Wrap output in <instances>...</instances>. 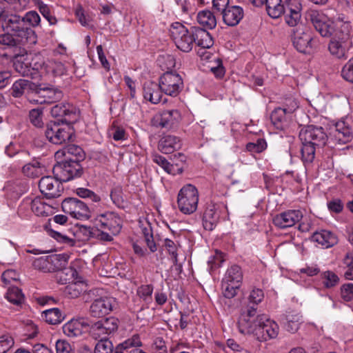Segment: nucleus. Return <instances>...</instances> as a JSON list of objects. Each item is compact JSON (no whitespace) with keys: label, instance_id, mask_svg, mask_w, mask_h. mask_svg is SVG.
I'll list each match as a JSON object with an SVG mask.
<instances>
[{"label":"nucleus","instance_id":"nucleus-1","mask_svg":"<svg viewBox=\"0 0 353 353\" xmlns=\"http://www.w3.org/2000/svg\"><path fill=\"white\" fill-rule=\"evenodd\" d=\"M336 26L339 28L330 39L328 50L330 54L337 59H346L349 50L352 47L350 37L351 26L349 22L337 21Z\"/></svg>","mask_w":353,"mask_h":353},{"label":"nucleus","instance_id":"nucleus-2","mask_svg":"<svg viewBox=\"0 0 353 353\" xmlns=\"http://www.w3.org/2000/svg\"><path fill=\"white\" fill-rule=\"evenodd\" d=\"M43 63V60L40 55L26 53L14 57L13 67L22 76L36 79L40 77L39 69L42 68Z\"/></svg>","mask_w":353,"mask_h":353},{"label":"nucleus","instance_id":"nucleus-3","mask_svg":"<svg viewBox=\"0 0 353 353\" xmlns=\"http://www.w3.org/2000/svg\"><path fill=\"white\" fill-rule=\"evenodd\" d=\"M196 27H191L188 30L184 25L179 22L172 23L170 28V34L176 48L184 52L192 50L194 43H196Z\"/></svg>","mask_w":353,"mask_h":353},{"label":"nucleus","instance_id":"nucleus-4","mask_svg":"<svg viewBox=\"0 0 353 353\" xmlns=\"http://www.w3.org/2000/svg\"><path fill=\"white\" fill-rule=\"evenodd\" d=\"M2 28L4 32H10L17 37L27 41L29 44H34L37 42V35L31 28L23 26V19L17 14L7 15L3 22Z\"/></svg>","mask_w":353,"mask_h":353},{"label":"nucleus","instance_id":"nucleus-5","mask_svg":"<svg viewBox=\"0 0 353 353\" xmlns=\"http://www.w3.org/2000/svg\"><path fill=\"white\" fill-rule=\"evenodd\" d=\"M199 197V192L195 186L191 184L184 185L177 196V205L180 212L184 214H193L197 209Z\"/></svg>","mask_w":353,"mask_h":353},{"label":"nucleus","instance_id":"nucleus-6","mask_svg":"<svg viewBox=\"0 0 353 353\" xmlns=\"http://www.w3.org/2000/svg\"><path fill=\"white\" fill-rule=\"evenodd\" d=\"M74 134L72 127L67 123L50 122L47 125L46 136L54 144H61L71 139Z\"/></svg>","mask_w":353,"mask_h":353},{"label":"nucleus","instance_id":"nucleus-7","mask_svg":"<svg viewBox=\"0 0 353 353\" xmlns=\"http://www.w3.org/2000/svg\"><path fill=\"white\" fill-rule=\"evenodd\" d=\"M258 327L254 337L259 341L274 339L279 334V325L266 315L260 314L257 319Z\"/></svg>","mask_w":353,"mask_h":353},{"label":"nucleus","instance_id":"nucleus-8","mask_svg":"<svg viewBox=\"0 0 353 353\" xmlns=\"http://www.w3.org/2000/svg\"><path fill=\"white\" fill-rule=\"evenodd\" d=\"M259 315H256V308L250 306L246 310L242 312L239 317L237 326L239 331L243 334L255 336L258 327L257 319Z\"/></svg>","mask_w":353,"mask_h":353},{"label":"nucleus","instance_id":"nucleus-9","mask_svg":"<svg viewBox=\"0 0 353 353\" xmlns=\"http://www.w3.org/2000/svg\"><path fill=\"white\" fill-rule=\"evenodd\" d=\"M159 84L163 92L171 97H176L183 87L181 77L172 72L164 73L160 78Z\"/></svg>","mask_w":353,"mask_h":353},{"label":"nucleus","instance_id":"nucleus-10","mask_svg":"<svg viewBox=\"0 0 353 353\" xmlns=\"http://www.w3.org/2000/svg\"><path fill=\"white\" fill-rule=\"evenodd\" d=\"M123 220L113 212L98 214L94 219V224L101 229L108 230L112 235L118 234L122 228Z\"/></svg>","mask_w":353,"mask_h":353},{"label":"nucleus","instance_id":"nucleus-11","mask_svg":"<svg viewBox=\"0 0 353 353\" xmlns=\"http://www.w3.org/2000/svg\"><path fill=\"white\" fill-rule=\"evenodd\" d=\"M63 211L70 214L72 218L85 220L90 217V210L83 201L74 199H65L61 203Z\"/></svg>","mask_w":353,"mask_h":353},{"label":"nucleus","instance_id":"nucleus-12","mask_svg":"<svg viewBox=\"0 0 353 353\" xmlns=\"http://www.w3.org/2000/svg\"><path fill=\"white\" fill-rule=\"evenodd\" d=\"M62 96L60 91L50 87L35 85L32 96H28L30 102L37 104L52 103Z\"/></svg>","mask_w":353,"mask_h":353},{"label":"nucleus","instance_id":"nucleus-13","mask_svg":"<svg viewBox=\"0 0 353 353\" xmlns=\"http://www.w3.org/2000/svg\"><path fill=\"white\" fill-rule=\"evenodd\" d=\"M118 326V319L114 317H109L94 323L90 327V332L95 339H106L107 336L117 330Z\"/></svg>","mask_w":353,"mask_h":353},{"label":"nucleus","instance_id":"nucleus-14","mask_svg":"<svg viewBox=\"0 0 353 353\" xmlns=\"http://www.w3.org/2000/svg\"><path fill=\"white\" fill-rule=\"evenodd\" d=\"M312 41L310 30L304 26H299L294 32L293 45L300 52L310 53L313 46Z\"/></svg>","mask_w":353,"mask_h":353},{"label":"nucleus","instance_id":"nucleus-15","mask_svg":"<svg viewBox=\"0 0 353 353\" xmlns=\"http://www.w3.org/2000/svg\"><path fill=\"white\" fill-rule=\"evenodd\" d=\"M310 20L322 37H328L334 31V21L322 12L312 10L310 14Z\"/></svg>","mask_w":353,"mask_h":353},{"label":"nucleus","instance_id":"nucleus-16","mask_svg":"<svg viewBox=\"0 0 353 353\" xmlns=\"http://www.w3.org/2000/svg\"><path fill=\"white\" fill-rule=\"evenodd\" d=\"M303 218V213L299 210H288L274 216V225L280 229L291 228Z\"/></svg>","mask_w":353,"mask_h":353},{"label":"nucleus","instance_id":"nucleus-17","mask_svg":"<svg viewBox=\"0 0 353 353\" xmlns=\"http://www.w3.org/2000/svg\"><path fill=\"white\" fill-rule=\"evenodd\" d=\"M41 192L47 198H56L60 196L63 190L61 183L51 176L42 177L39 183Z\"/></svg>","mask_w":353,"mask_h":353},{"label":"nucleus","instance_id":"nucleus-18","mask_svg":"<svg viewBox=\"0 0 353 353\" xmlns=\"http://www.w3.org/2000/svg\"><path fill=\"white\" fill-rule=\"evenodd\" d=\"M117 305V301L110 296L95 299L90 307V314L94 317H101L109 314Z\"/></svg>","mask_w":353,"mask_h":353},{"label":"nucleus","instance_id":"nucleus-19","mask_svg":"<svg viewBox=\"0 0 353 353\" xmlns=\"http://www.w3.org/2000/svg\"><path fill=\"white\" fill-rule=\"evenodd\" d=\"M299 137L301 141L320 146L325 145L327 136L322 128L310 125L300 132Z\"/></svg>","mask_w":353,"mask_h":353},{"label":"nucleus","instance_id":"nucleus-20","mask_svg":"<svg viewBox=\"0 0 353 353\" xmlns=\"http://www.w3.org/2000/svg\"><path fill=\"white\" fill-rule=\"evenodd\" d=\"M80 165L79 163L64 161L54 167L53 172L59 181L66 182L79 175Z\"/></svg>","mask_w":353,"mask_h":353},{"label":"nucleus","instance_id":"nucleus-21","mask_svg":"<svg viewBox=\"0 0 353 353\" xmlns=\"http://www.w3.org/2000/svg\"><path fill=\"white\" fill-rule=\"evenodd\" d=\"M223 205L210 203H208L204 210L202 223L205 230L211 231L216 225L220 218L221 208Z\"/></svg>","mask_w":353,"mask_h":353},{"label":"nucleus","instance_id":"nucleus-22","mask_svg":"<svg viewBox=\"0 0 353 353\" xmlns=\"http://www.w3.org/2000/svg\"><path fill=\"white\" fill-rule=\"evenodd\" d=\"M62 329L65 335L75 338L85 333L89 329V324L84 318L72 319L65 323Z\"/></svg>","mask_w":353,"mask_h":353},{"label":"nucleus","instance_id":"nucleus-23","mask_svg":"<svg viewBox=\"0 0 353 353\" xmlns=\"http://www.w3.org/2000/svg\"><path fill=\"white\" fill-rule=\"evenodd\" d=\"M85 154L82 148L76 145H69L55 153V157L59 159L64 157V161L79 163L84 159Z\"/></svg>","mask_w":353,"mask_h":353},{"label":"nucleus","instance_id":"nucleus-24","mask_svg":"<svg viewBox=\"0 0 353 353\" xmlns=\"http://www.w3.org/2000/svg\"><path fill=\"white\" fill-rule=\"evenodd\" d=\"M243 16V9L239 6H228L222 11L223 21L228 26L238 25Z\"/></svg>","mask_w":353,"mask_h":353},{"label":"nucleus","instance_id":"nucleus-25","mask_svg":"<svg viewBox=\"0 0 353 353\" xmlns=\"http://www.w3.org/2000/svg\"><path fill=\"white\" fill-rule=\"evenodd\" d=\"M312 241L323 248H331L338 242L336 236L327 230H321L314 232L312 236Z\"/></svg>","mask_w":353,"mask_h":353},{"label":"nucleus","instance_id":"nucleus-26","mask_svg":"<svg viewBox=\"0 0 353 353\" xmlns=\"http://www.w3.org/2000/svg\"><path fill=\"white\" fill-rule=\"evenodd\" d=\"M181 118V114L177 110H165L157 114L154 120V122L161 126L166 127L178 121Z\"/></svg>","mask_w":353,"mask_h":353},{"label":"nucleus","instance_id":"nucleus-27","mask_svg":"<svg viewBox=\"0 0 353 353\" xmlns=\"http://www.w3.org/2000/svg\"><path fill=\"white\" fill-rule=\"evenodd\" d=\"M163 91L160 88V84L154 82L145 83L143 88V97L146 101L153 104L160 102Z\"/></svg>","mask_w":353,"mask_h":353},{"label":"nucleus","instance_id":"nucleus-28","mask_svg":"<svg viewBox=\"0 0 353 353\" xmlns=\"http://www.w3.org/2000/svg\"><path fill=\"white\" fill-rule=\"evenodd\" d=\"M181 140L172 135H166L161 138L159 143V150L165 154H170L181 148Z\"/></svg>","mask_w":353,"mask_h":353},{"label":"nucleus","instance_id":"nucleus-29","mask_svg":"<svg viewBox=\"0 0 353 353\" xmlns=\"http://www.w3.org/2000/svg\"><path fill=\"white\" fill-rule=\"evenodd\" d=\"M65 70L63 63L54 59H49L46 62L43 61L42 68L39 69V74L46 72L54 76H61L65 72Z\"/></svg>","mask_w":353,"mask_h":353},{"label":"nucleus","instance_id":"nucleus-30","mask_svg":"<svg viewBox=\"0 0 353 353\" xmlns=\"http://www.w3.org/2000/svg\"><path fill=\"white\" fill-rule=\"evenodd\" d=\"M35 84L26 79H19L15 81L12 86V95L14 97H20L25 92L32 96Z\"/></svg>","mask_w":353,"mask_h":353},{"label":"nucleus","instance_id":"nucleus-31","mask_svg":"<svg viewBox=\"0 0 353 353\" xmlns=\"http://www.w3.org/2000/svg\"><path fill=\"white\" fill-rule=\"evenodd\" d=\"M51 114L54 117H69V118H74L77 114V108L70 103H61L52 108Z\"/></svg>","mask_w":353,"mask_h":353},{"label":"nucleus","instance_id":"nucleus-32","mask_svg":"<svg viewBox=\"0 0 353 353\" xmlns=\"http://www.w3.org/2000/svg\"><path fill=\"white\" fill-rule=\"evenodd\" d=\"M335 137L340 142L345 143L350 141L352 137V131L349 125L343 120L338 121L335 125Z\"/></svg>","mask_w":353,"mask_h":353},{"label":"nucleus","instance_id":"nucleus-33","mask_svg":"<svg viewBox=\"0 0 353 353\" xmlns=\"http://www.w3.org/2000/svg\"><path fill=\"white\" fill-rule=\"evenodd\" d=\"M69 258L70 255L67 253L50 255L51 272H59L67 268Z\"/></svg>","mask_w":353,"mask_h":353},{"label":"nucleus","instance_id":"nucleus-34","mask_svg":"<svg viewBox=\"0 0 353 353\" xmlns=\"http://www.w3.org/2000/svg\"><path fill=\"white\" fill-rule=\"evenodd\" d=\"M32 211L37 216H48L54 212L53 208L46 203L43 199L35 198L31 202Z\"/></svg>","mask_w":353,"mask_h":353},{"label":"nucleus","instance_id":"nucleus-35","mask_svg":"<svg viewBox=\"0 0 353 353\" xmlns=\"http://www.w3.org/2000/svg\"><path fill=\"white\" fill-rule=\"evenodd\" d=\"M196 20L204 30H212L216 26V19L214 14L208 10L199 12L197 14Z\"/></svg>","mask_w":353,"mask_h":353},{"label":"nucleus","instance_id":"nucleus-36","mask_svg":"<svg viewBox=\"0 0 353 353\" xmlns=\"http://www.w3.org/2000/svg\"><path fill=\"white\" fill-rule=\"evenodd\" d=\"M142 345V343L139 334H134L130 338L125 340L123 343L119 344L116 347L117 353H124L125 352H129L134 349H139L138 347Z\"/></svg>","mask_w":353,"mask_h":353},{"label":"nucleus","instance_id":"nucleus-37","mask_svg":"<svg viewBox=\"0 0 353 353\" xmlns=\"http://www.w3.org/2000/svg\"><path fill=\"white\" fill-rule=\"evenodd\" d=\"M223 279L224 282H230L241 286L243 281L241 268L236 265L230 266L228 268Z\"/></svg>","mask_w":353,"mask_h":353},{"label":"nucleus","instance_id":"nucleus-38","mask_svg":"<svg viewBox=\"0 0 353 353\" xmlns=\"http://www.w3.org/2000/svg\"><path fill=\"white\" fill-rule=\"evenodd\" d=\"M43 319L51 325H57L63 321L65 316L59 308H51L42 312Z\"/></svg>","mask_w":353,"mask_h":353},{"label":"nucleus","instance_id":"nucleus-39","mask_svg":"<svg viewBox=\"0 0 353 353\" xmlns=\"http://www.w3.org/2000/svg\"><path fill=\"white\" fill-rule=\"evenodd\" d=\"M266 10L270 17L277 19L284 13L285 7L282 3V0H268Z\"/></svg>","mask_w":353,"mask_h":353},{"label":"nucleus","instance_id":"nucleus-40","mask_svg":"<svg viewBox=\"0 0 353 353\" xmlns=\"http://www.w3.org/2000/svg\"><path fill=\"white\" fill-rule=\"evenodd\" d=\"M86 290V285L83 281L70 283L64 290V293L70 298H77Z\"/></svg>","mask_w":353,"mask_h":353},{"label":"nucleus","instance_id":"nucleus-41","mask_svg":"<svg viewBox=\"0 0 353 353\" xmlns=\"http://www.w3.org/2000/svg\"><path fill=\"white\" fill-rule=\"evenodd\" d=\"M320 281L323 288L330 289L335 287L339 283V277L335 272L327 270L321 274Z\"/></svg>","mask_w":353,"mask_h":353},{"label":"nucleus","instance_id":"nucleus-42","mask_svg":"<svg viewBox=\"0 0 353 353\" xmlns=\"http://www.w3.org/2000/svg\"><path fill=\"white\" fill-rule=\"evenodd\" d=\"M196 30V43L203 48H209L213 45L211 35L206 30L197 28Z\"/></svg>","mask_w":353,"mask_h":353},{"label":"nucleus","instance_id":"nucleus-43","mask_svg":"<svg viewBox=\"0 0 353 353\" xmlns=\"http://www.w3.org/2000/svg\"><path fill=\"white\" fill-rule=\"evenodd\" d=\"M289 114L283 108H275L271 114V121L277 129H283L286 121V117Z\"/></svg>","mask_w":353,"mask_h":353},{"label":"nucleus","instance_id":"nucleus-44","mask_svg":"<svg viewBox=\"0 0 353 353\" xmlns=\"http://www.w3.org/2000/svg\"><path fill=\"white\" fill-rule=\"evenodd\" d=\"M210 0H196L197 4L199 6H204L209 3ZM178 6L181 8L184 13H190L196 9V0H175Z\"/></svg>","mask_w":353,"mask_h":353},{"label":"nucleus","instance_id":"nucleus-45","mask_svg":"<svg viewBox=\"0 0 353 353\" xmlns=\"http://www.w3.org/2000/svg\"><path fill=\"white\" fill-rule=\"evenodd\" d=\"M302 142L301 148V158L303 162L305 163H311L314 159L315 157V147L316 145L312 144L310 143H306V141Z\"/></svg>","mask_w":353,"mask_h":353},{"label":"nucleus","instance_id":"nucleus-46","mask_svg":"<svg viewBox=\"0 0 353 353\" xmlns=\"http://www.w3.org/2000/svg\"><path fill=\"white\" fill-rule=\"evenodd\" d=\"M44 170V168L41 166L38 161H33L32 163H27L23 167V173L29 177H38Z\"/></svg>","mask_w":353,"mask_h":353},{"label":"nucleus","instance_id":"nucleus-47","mask_svg":"<svg viewBox=\"0 0 353 353\" xmlns=\"http://www.w3.org/2000/svg\"><path fill=\"white\" fill-rule=\"evenodd\" d=\"M77 274V272L75 269L72 268H65L57 273L56 278L59 283L65 284L68 282L70 283V281H73Z\"/></svg>","mask_w":353,"mask_h":353},{"label":"nucleus","instance_id":"nucleus-48","mask_svg":"<svg viewBox=\"0 0 353 353\" xmlns=\"http://www.w3.org/2000/svg\"><path fill=\"white\" fill-rule=\"evenodd\" d=\"M0 43L6 46H16L28 43V41H23V39L17 37L12 32H5L4 34L0 35Z\"/></svg>","mask_w":353,"mask_h":353},{"label":"nucleus","instance_id":"nucleus-49","mask_svg":"<svg viewBox=\"0 0 353 353\" xmlns=\"http://www.w3.org/2000/svg\"><path fill=\"white\" fill-rule=\"evenodd\" d=\"M154 288L152 285H141L137 290V294L140 299L149 303L152 300V293Z\"/></svg>","mask_w":353,"mask_h":353},{"label":"nucleus","instance_id":"nucleus-50","mask_svg":"<svg viewBox=\"0 0 353 353\" xmlns=\"http://www.w3.org/2000/svg\"><path fill=\"white\" fill-rule=\"evenodd\" d=\"M225 254L221 251L215 250L214 254L210 256L208 263L210 271H212L221 266L225 261Z\"/></svg>","mask_w":353,"mask_h":353},{"label":"nucleus","instance_id":"nucleus-51","mask_svg":"<svg viewBox=\"0 0 353 353\" xmlns=\"http://www.w3.org/2000/svg\"><path fill=\"white\" fill-rule=\"evenodd\" d=\"M6 299L14 305H19L23 301V295L20 289L17 287H12L7 292Z\"/></svg>","mask_w":353,"mask_h":353},{"label":"nucleus","instance_id":"nucleus-52","mask_svg":"<svg viewBox=\"0 0 353 353\" xmlns=\"http://www.w3.org/2000/svg\"><path fill=\"white\" fill-rule=\"evenodd\" d=\"M32 265L35 269L43 272H51L50 255L36 258L32 263Z\"/></svg>","mask_w":353,"mask_h":353},{"label":"nucleus","instance_id":"nucleus-53","mask_svg":"<svg viewBox=\"0 0 353 353\" xmlns=\"http://www.w3.org/2000/svg\"><path fill=\"white\" fill-rule=\"evenodd\" d=\"M21 19L23 21L24 26L28 23L32 28L38 26L41 22V17L36 11L28 12Z\"/></svg>","mask_w":353,"mask_h":353},{"label":"nucleus","instance_id":"nucleus-54","mask_svg":"<svg viewBox=\"0 0 353 353\" xmlns=\"http://www.w3.org/2000/svg\"><path fill=\"white\" fill-rule=\"evenodd\" d=\"M241 286L230 282L222 281L223 294L225 298L232 299L237 294V290Z\"/></svg>","mask_w":353,"mask_h":353},{"label":"nucleus","instance_id":"nucleus-55","mask_svg":"<svg viewBox=\"0 0 353 353\" xmlns=\"http://www.w3.org/2000/svg\"><path fill=\"white\" fill-rule=\"evenodd\" d=\"M144 240L146 245L150 248V251L154 252L157 250V246L154 241V238L152 232V228L148 223V225L142 229Z\"/></svg>","mask_w":353,"mask_h":353},{"label":"nucleus","instance_id":"nucleus-56","mask_svg":"<svg viewBox=\"0 0 353 353\" xmlns=\"http://www.w3.org/2000/svg\"><path fill=\"white\" fill-rule=\"evenodd\" d=\"M113 345L108 339H101L95 346V353H112Z\"/></svg>","mask_w":353,"mask_h":353},{"label":"nucleus","instance_id":"nucleus-57","mask_svg":"<svg viewBox=\"0 0 353 353\" xmlns=\"http://www.w3.org/2000/svg\"><path fill=\"white\" fill-rule=\"evenodd\" d=\"M285 12L301 14L302 4L301 0H286Z\"/></svg>","mask_w":353,"mask_h":353},{"label":"nucleus","instance_id":"nucleus-58","mask_svg":"<svg viewBox=\"0 0 353 353\" xmlns=\"http://www.w3.org/2000/svg\"><path fill=\"white\" fill-rule=\"evenodd\" d=\"M340 295L344 301L348 302L353 300V283L343 284L340 288Z\"/></svg>","mask_w":353,"mask_h":353},{"label":"nucleus","instance_id":"nucleus-59","mask_svg":"<svg viewBox=\"0 0 353 353\" xmlns=\"http://www.w3.org/2000/svg\"><path fill=\"white\" fill-rule=\"evenodd\" d=\"M267 148V143L264 139H259L256 143H248L246 149L251 152L260 153Z\"/></svg>","mask_w":353,"mask_h":353},{"label":"nucleus","instance_id":"nucleus-60","mask_svg":"<svg viewBox=\"0 0 353 353\" xmlns=\"http://www.w3.org/2000/svg\"><path fill=\"white\" fill-rule=\"evenodd\" d=\"M158 62L163 70H169L175 66V59L173 56L170 54L159 57Z\"/></svg>","mask_w":353,"mask_h":353},{"label":"nucleus","instance_id":"nucleus-61","mask_svg":"<svg viewBox=\"0 0 353 353\" xmlns=\"http://www.w3.org/2000/svg\"><path fill=\"white\" fill-rule=\"evenodd\" d=\"M343 263L346 266V270L344 273L345 279L353 280V255L347 254L343 260Z\"/></svg>","mask_w":353,"mask_h":353},{"label":"nucleus","instance_id":"nucleus-62","mask_svg":"<svg viewBox=\"0 0 353 353\" xmlns=\"http://www.w3.org/2000/svg\"><path fill=\"white\" fill-rule=\"evenodd\" d=\"M153 161L160 165L166 172L169 174L172 172L173 165L170 164L165 157L155 154L153 156Z\"/></svg>","mask_w":353,"mask_h":353},{"label":"nucleus","instance_id":"nucleus-63","mask_svg":"<svg viewBox=\"0 0 353 353\" xmlns=\"http://www.w3.org/2000/svg\"><path fill=\"white\" fill-rule=\"evenodd\" d=\"M30 122L37 127H41L43 125L42 111L41 110L33 109L30 111L29 114Z\"/></svg>","mask_w":353,"mask_h":353},{"label":"nucleus","instance_id":"nucleus-64","mask_svg":"<svg viewBox=\"0 0 353 353\" xmlns=\"http://www.w3.org/2000/svg\"><path fill=\"white\" fill-rule=\"evenodd\" d=\"M341 74L346 81L353 82V57L343 66Z\"/></svg>","mask_w":353,"mask_h":353}]
</instances>
